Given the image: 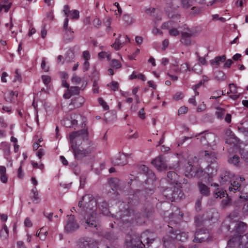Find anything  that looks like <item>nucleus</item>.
Returning <instances> with one entry per match:
<instances>
[{
  "instance_id": "obj_1",
  "label": "nucleus",
  "mask_w": 248,
  "mask_h": 248,
  "mask_svg": "<svg viewBox=\"0 0 248 248\" xmlns=\"http://www.w3.org/2000/svg\"><path fill=\"white\" fill-rule=\"evenodd\" d=\"M78 206L85 212V216L83 222H85L86 228H91L98 229L100 222L96 216L97 204L93 196L87 194L82 197V200L78 202Z\"/></svg>"
},
{
  "instance_id": "obj_2",
  "label": "nucleus",
  "mask_w": 248,
  "mask_h": 248,
  "mask_svg": "<svg viewBox=\"0 0 248 248\" xmlns=\"http://www.w3.org/2000/svg\"><path fill=\"white\" fill-rule=\"evenodd\" d=\"M83 132V130L73 132L69 135L71 148L75 159L78 160L88 156L92 152L88 141L82 140L81 135Z\"/></svg>"
},
{
  "instance_id": "obj_3",
  "label": "nucleus",
  "mask_w": 248,
  "mask_h": 248,
  "mask_svg": "<svg viewBox=\"0 0 248 248\" xmlns=\"http://www.w3.org/2000/svg\"><path fill=\"white\" fill-rule=\"evenodd\" d=\"M167 182L171 186H173L174 189L176 188V190L171 191L170 188H167L164 191V195L168 199L174 200L180 198V195H181V191L179 189V187H182L181 182L179 176L173 171H170L167 174Z\"/></svg>"
},
{
  "instance_id": "obj_4",
  "label": "nucleus",
  "mask_w": 248,
  "mask_h": 248,
  "mask_svg": "<svg viewBox=\"0 0 248 248\" xmlns=\"http://www.w3.org/2000/svg\"><path fill=\"white\" fill-rule=\"evenodd\" d=\"M155 240L154 234L148 231L143 232L141 235V240L137 242V244H134L135 241L132 239L131 241V247L127 248H142V246H145L146 244L149 246Z\"/></svg>"
},
{
  "instance_id": "obj_5",
  "label": "nucleus",
  "mask_w": 248,
  "mask_h": 248,
  "mask_svg": "<svg viewBox=\"0 0 248 248\" xmlns=\"http://www.w3.org/2000/svg\"><path fill=\"white\" fill-rule=\"evenodd\" d=\"M244 235L233 234L228 241V246L231 248L244 247Z\"/></svg>"
},
{
  "instance_id": "obj_6",
  "label": "nucleus",
  "mask_w": 248,
  "mask_h": 248,
  "mask_svg": "<svg viewBox=\"0 0 248 248\" xmlns=\"http://www.w3.org/2000/svg\"><path fill=\"white\" fill-rule=\"evenodd\" d=\"M198 135H201V142L203 145L212 146L214 144L216 136L212 133L201 132Z\"/></svg>"
},
{
  "instance_id": "obj_7",
  "label": "nucleus",
  "mask_w": 248,
  "mask_h": 248,
  "mask_svg": "<svg viewBox=\"0 0 248 248\" xmlns=\"http://www.w3.org/2000/svg\"><path fill=\"white\" fill-rule=\"evenodd\" d=\"M232 225L234 227L232 232L233 234L237 235H242L247 228V224L241 221L233 223Z\"/></svg>"
},
{
  "instance_id": "obj_8",
  "label": "nucleus",
  "mask_w": 248,
  "mask_h": 248,
  "mask_svg": "<svg viewBox=\"0 0 248 248\" xmlns=\"http://www.w3.org/2000/svg\"><path fill=\"white\" fill-rule=\"evenodd\" d=\"M209 237V234L206 231L199 230L195 232L193 241L196 243H202L208 241Z\"/></svg>"
},
{
  "instance_id": "obj_9",
  "label": "nucleus",
  "mask_w": 248,
  "mask_h": 248,
  "mask_svg": "<svg viewBox=\"0 0 248 248\" xmlns=\"http://www.w3.org/2000/svg\"><path fill=\"white\" fill-rule=\"evenodd\" d=\"M152 164L159 171H162L167 168L166 161L164 158L159 156L152 160Z\"/></svg>"
},
{
  "instance_id": "obj_10",
  "label": "nucleus",
  "mask_w": 248,
  "mask_h": 248,
  "mask_svg": "<svg viewBox=\"0 0 248 248\" xmlns=\"http://www.w3.org/2000/svg\"><path fill=\"white\" fill-rule=\"evenodd\" d=\"M181 34V42L185 45L188 46L191 44L190 38L195 36L196 32L188 30L187 31L182 32Z\"/></svg>"
},
{
  "instance_id": "obj_11",
  "label": "nucleus",
  "mask_w": 248,
  "mask_h": 248,
  "mask_svg": "<svg viewBox=\"0 0 248 248\" xmlns=\"http://www.w3.org/2000/svg\"><path fill=\"white\" fill-rule=\"evenodd\" d=\"M130 154H120L114 158L113 162L115 165L124 166L127 163V158L130 157Z\"/></svg>"
},
{
  "instance_id": "obj_12",
  "label": "nucleus",
  "mask_w": 248,
  "mask_h": 248,
  "mask_svg": "<svg viewBox=\"0 0 248 248\" xmlns=\"http://www.w3.org/2000/svg\"><path fill=\"white\" fill-rule=\"evenodd\" d=\"M162 29L169 30V33L170 36H176L179 35V31L177 29L173 27V24L171 21H169L163 23L161 26Z\"/></svg>"
},
{
  "instance_id": "obj_13",
  "label": "nucleus",
  "mask_w": 248,
  "mask_h": 248,
  "mask_svg": "<svg viewBox=\"0 0 248 248\" xmlns=\"http://www.w3.org/2000/svg\"><path fill=\"white\" fill-rule=\"evenodd\" d=\"M68 19L66 18L64 20L63 24V31L65 33V37L68 41H70L73 40L74 38V31L70 27L68 26Z\"/></svg>"
},
{
  "instance_id": "obj_14",
  "label": "nucleus",
  "mask_w": 248,
  "mask_h": 248,
  "mask_svg": "<svg viewBox=\"0 0 248 248\" xmlns=\"http://www.w3.org/2000/svg\"><path fill=\"white\" fill-rule=\"evenodd\" d=\"M78 225L76 222L73 217L71 216L65 226V230L67 232H72L77 230Z\"/></svg>"
},
{
  "instance_id": "obj_15",
  "label": "nucleus",
  "mask_w": 248,
  "mask_h": 248,
  "mask_svg": "<svg viewBox=\"0 0 248 248\" xmlns=\"http://www.w3.org/2000/svg\"><path fill=\"white\" fill-rule=\"evenodd\" d=\"M226 59L225 55L218 56L210 61V63L214 68H218L220 64L225 62Z\"/></svg>"
},
{
  "instance_id": "obj_16",
  "label": "nucleus",
  "mask_w": 248,
  "mask_h": 248,
  "mask_svg": "<svg viewBox=\"0 0 248 248\" xmlns=\"http://www.w3.org/2000/svg\"><path fill=\"white\" fill-rule=\"evenodd\" d=\"M199 190L201 194L205 196H208L210 194V188L202 182L199 181L198 183Z\"/></svg>"
},
{
  "instance_id": "obj_17",
  "label": "nucleus",
  "mask_w": 248,
  "mask_h": 248,
  "mask_svg": "<svg viewBox=\"0 0 248 248\" xmlns=\"http://www.w3.org/2000/svg\"><path fill=\"white\" fill-rule=\"evenodd\" d=\"M85 102V99L81 96H78L72 99L71 105L75 108L81 107Z\"/></svg>"
},
{
  "instance_id": "obj_18",
  "label": "nucleus",
  "mask_w": 248,
  "mask_h": 248,
  "mask_svg": "<svg viewBox=\"0 0 248 248\" xmlns=\"http://www.w3.org/2000/svg\"><path fill=\"white\" fill-rule=\"evenodd\" d=\"M225 135L226 143L232 144L235 141V137L230 129H228L225 131Z\"/></svg>"
},
{
  "instance_id": "obj_19",
  "label": "nucleus",
  "mask_w": 248,
  "mask_h": 248,
  "mask_svg": "<svg viewBox=\"0 0 248 248\" xmlns=\"http://www.w3.org/2000/svg\"><path fill=\"white\" fill-rule=\"evenodd\" d=\"M201 154H204L202 155V157L209 162H213L216 158L215 154L213 152H209L208 151H205L202 152Z\"/></svg>"
},
{
  "instance_id": "obj_20",
  "label": "nucleus",
  "mask_w": 248,
  "mask_h": 248,
  "mask_svg": "<svg viewBox=\"0 0 248 248\" xmlns=\"http://www.w3.org/2000/svg\"><path fill=\"white\" fill-rule=\"evenodd\" d=\"M241 186L239 182L235 178L232 182L231 183V186L229 187L230 191L235 192L236 191L239 190Z\"/></svg>"
},
{
  "instance_id": "obj_21",
  "label": "nucleus",
  "mask_w": 248,
  "mask_h": 248,
  "mask_svg": "<svg viewBox=\"0 0 248 248\" xmlns=\"http://www.w3.org/2000/svg\"><path fill=\"white\" fill-rule=\"evenodd\" d=\"M9 236V231L7 227L4 224L2 229L0 231V239L5 240L7 239Z\"/></svg>"
},
{
  "instance_id": "obj_22",
  "label": "nucleus",
  "mask_w": 248,
  "mask_h": 248,
  "mask_svg": "<svg viewBox=\"0 0 248 248\" xmlns=\"http://www.w3.org/2000/svg\"><path fill=\"white\" fill-rule=\"evenodd\" d=\"M191 175L200 178L203 175V171L201 168H195L193 167L191 168Z\"/></svg>"
},
{
  "instance_id": "obj_23",
  "label": "nucleus",
  "mask_w": 248,
  "mask_h": 248,
  "mask_svg": "<svg viewBox=\"0 0 248 248\" xmlns=\"http://www.w3.org/2000/svg\"><path fill=\"white\" fill-rule=\"evenodd\" d=\"M121 34H119L118 38L115 40L114 43L111 45V47H113L115 50H118L123 47L124 42L122 43L120 40Z\"/></svg>"
},
{
  "instance_id": "obj_24",
  "label": "nucleus",
  "mask_w": 248,
  "mask_h": 248,
  "mask_svg": "<svg viewBox=\"0 0 248 248\" xmlns=\"http://www.w3.org/2000/svg\"><path fill=\"white\" fill-rule=\"evenodd\" d=\"M215 79L218 81H221L225 79L226 76L225 74L221 71H218L215 74Z\"/></svg>"
},
{
  "instance_id": "obj_25",
  "label": "nucleus",
  "mask_w": 248,
  "mask_h": 248,
  "mask_svg": "<svg viewBox=\"0 0 248 248\" xmlns=\"http://www.w3.org/2000/svg\"><path fill=\"white\" fill-rule=\"evenodd\" d=\"M1 144L3 146V150L5 156H8L10 154V145L6 142H2Z\"/></svg>"
},
{
  "instance_id": "obj_26",
  "label": "nucleus",
  "mask_w": 248,
  "mask_h": 248,
  "mask_svg": "<svg viewBox=\"0 0 248 248\" xmlns=\"http://www.w3.org/2000/svg\"><path fill=\"white\" fill-rule=\"evenodd\" d=\"M69 16L72 19H78L79 17V13L77 10H73L69 12L68 16Z\"/></svg>"
},
{
  "instance_id": "obj_27",
  "label": "nucleus",
  "mask_w": 248,
  "mask_h": 248,
  "mask_svg": "<svg viewBox=\"0 0 248 248\" xmlns=\"http://www.w3.org/2000/svg\"><path fill=\"white\" fill-rule=\"evenodd\" d=\"M75 58L74 53L72 50H69L66 54L65 58V60L66 62H72Z\"/></svg>"
},
{
  "instance_id": "obj_28",
  "label": "nucleus",
  "mask_w": 248,
  "mask_h": 248,
  "mask_svg": "<svg viewBox=\"0 0 248 248\" xmlns=\"http://www.w3.org/2000/svg\"><path fill=\"white\" fill-rule=\"evenodd\" d=\"M225 109L223 108L219 107L217 108L216 114L217 118L219 119H223V117L225 113Z\"/></svg>"
},
{
  "instance_id": "obj_29",
  "label": "nucleus",
  "mask_w": 248,
  "mask_h": 248,
  "mask_svg": "<svg viewBox=\"0 0 248 248\" xmlns=\"http://www.w3.org/2000/svg\"><path fill=\"white\" fill-rule=\"evenodd\" d=\"M239 157L237 156L234 155L228 159L230 163L232 164L235 166H238L239 163Z\"/></svg>"
},
{
  "instance_id": "obj_30",
  "label": "nucleus",
  "mask_w": 248,
  "mask_h": 248,
  "mask_svg": "<svg viewBox=\"0 0 248 248\" xmlns=\"http://www.w3.org/2000/svg\"><path fill=\"white\" fill-rule=\"evenodd\" d=\"M31 193L33 194L31 197L32 201L38 202H39V197L38 196V192L35 187L32 189Z\"/></svg>"
},
{
  "instance_id": "obj_31",
  "label": "nucleus",
  "mask_w": 248,
  "mask_h": 248,
  "mask_svg": "<svg viewBox=\"0 0 248 248\" xmlns=\"http://www.w3.org/2000/svg\"><path fill=\"white\" fill-rule=\"evenodd\" d=\"M188 234L187 233L183 232L180 233H178L176 235V238L177 240L185 241L187 239Z\"/></svg>"
},
{
  "instance_id": "obj_32",
  "label": "nucleus",
  "mask_w": 248,
  "mask_h": 248,
  "mask_svg": "<svg viewBox=\"0 0 248 248\" xmlns=\"http://www.w3.org/2000/svg\"><path fill=\"white\" fill-rule=\"evenodd\" d=\"M182 6L185 8H189L192 5L191 0H180Z\"/></svg>"
},
{
  "instance_id": "obj_33",
  "label": "nucleus",
  "mask_w": 248,
  "mask_h": 248,
  "mask_svg": "<svg viewBox=\"0 0 248 248\" xmlns=\"http://www.w3.org/2000/svg\"><path fill=\"white\" fill-rule=\"evenodd\" d=\"M238 130L240 133H241L244 135L248 134V128L245 127L242 124H240L237 127Z\"/></svg>"
},
{
  "instance_id": "obj_34",
  "label": "nucleus",
  "mask_w": 248,
  "mask_h": 248,
  "mask_svg": "<svg viewBox=\"0 0 248 248\" xmlns=\"http://www.w3.org/2000/svg\"><path fill=\"white\" fill-rule=\"evenodd\" d=\"M111 66L116 69H119L121 67L122 65L118 60L113 59L111 61Z\"/></svg>"
},
{
  "instance_id": "obj_35",
  "label": "nucleus",
  "mask_w": 248,
  "mask_h": 248,
  "mask_svg": "<svg viewBox=\"0 0 248 248\" xmlns=\"http://www.w3.org/2000/svg\"><path fill=\"white\" fill-rule=\"evenodd\" d=\"M190 70V67L187 63H185L181 65L179 71L182 73H186Z\"/></svg>"
},
{
  "instance_id": "obj_36",
  "label": "nucleus",
  "mask_w": 248,
  "mask_h": 248,
  "mask_svg": "<svg viewBox=\"0 0 248 248\" xmlns=\"http://www.w3.org/2000/svg\"><path fill=\"white\" fill-rule=\"evenodd\" d=\"M202 13V9L199 8H196L193 7L192 8V11L190 12V14L193 16L200 15Z\"/></svg>"
},
{
  "instance_id": "obj_37",
  "label": "nucleus",
  "mask_w": 248,
  "mask_h": 248,
  "mask_svg": "<svg viewBox=\"0 0 248 248\" xmlns=\"http://www.w3.org/2000/svg\"><path fill=\"white\" fill-rule=\"evenodd\" d=\"M226 194H227L226 193L225 191L223 190H218L214 193V196L216 198H219L221 199L223 197H224Z\"/></svg>"
},
{
  "instance_id": "obj_38",
  "label": "nucleus",
  "mask_w": 248,
  "mask_h": 248,
  "mask_svg": "<svg viewBox=\"0 0 248 248\" xmlns=\"http://www.w3.org/2000/svg\"><path fill=\"white\" fill-rule=\"evenodd\" d=\"M111 22V19L110 17H108L104 19V24L107 27V29L109 31L111 29L110 24Z\"/></svg>"
},
{
  "instance_id": "obj_39",
  "label": "nucleus",
  "mask_w": 248,
  "mask_h": 248,
  "mask_svg": "<svg viewBox=\"0 0 248 248\" xmlns=\"http://www.w3.org/2000/svg\"><path fill=\"white\" fill-rule=\"evenodd\" d=\"M108 86H110L111 89L113 91H116L118 90V88H119V84H118V82H117L116 81L111 82V83H110V84H108Z\"/></svg>"
},
{
  "instance_id": "obj_40",
  "label": "nucleus",
  "mask_w": 248,
  "mask_h": 248,
  "mask_svg": "<svg viewBox=\"0 0 248 248\" xmlns=\"http://www.w3.org/2000/svg\"><path fill=\"white\" fill-rule=\"evenodd\" d=\"M69 91L72 95L78 94L79 93L80 88L78 87H71Z\"/></svg>"
},
{
  "instance_id": "obj_41",
  "label": "nucleus",
  "mask_w": 248,
  "mask_h": 248,
  "mask_svg": "<svg viewBox=\"0 0 248 248\" xmlns=\"http://www.w3.org/2000/svg\"><path fill=\"white\" fill-rule=\"evenodd\" d=\"M184 97V93L182 92H177L173 96V99L175 100H181Z\"/></svg>"
},
{
  "instance_id": "obj_42",
  "label": "nucleus",
  "mask_w": 248,
  "mask_h": 248,
  "mask_svg": "<svg viewBox=\"0 0 248 248\" xmlns=\"http://www.w3.org/2000/svg\"><path fill=\"white\" fill-rule=\"evenodd\" d=\"M98 102L100 105L102 106L105 110L108 109V106L106 102L103 99V98H99Z\"/></svg>"
},
{
  "instance_id": "obj_43",
  "label": "nucleus",
  "mask_w": 248,
  "mask_h": 248,
  "mask_svg": "<svg viewBox=\"0 0 248 248\" xmlns=\"http://www.w3.org/2000/svg\"><path fill=\"white\" fill-rule=\"evenodd\" d=\"M229 87L230 93H237V88L234 84H230L229 85Z\"/></svg>"
},
{
  "instance_id": "obj_44",
  "label": "nucleus",
  "mask_w": 248,
  "mask_h": 248,
  "mask_svg": "<svg viewBox=\"0 0 248 248\" xmlns=\"http://www.w3.org/2000/svg\"><path fill=\"white\" fill-rule=\"evenodd\" d=\"M21 80H22V78H21L20 74L18 73V70L16 69V71H15V78L14 79V82H16V81L21 82Z\"/></svg>"
},
{
  "instance_id": "obj_45",
  "label": "nucleus",
  "mask_w": 248,
  "mask_h": 248,
  "mask_svg": "<svg viewBox=\"0 0 248 248\" xmlns=\"http://www.w3.org/2000/svg\"><path fill=\"white\" fill-rule=\"evenodd\" d=\"M42 79L43 83L45 85H47L51 81V78L48 76L43 75L42 76Z\"/></svg>"
},
{
  "instance_id": "obj_46",
  "label": "nucleus",
  "mask_w": 248,
  "mask_h": 248,
  "mask_svg": "<svg viewBox=\"0 0 248 248\" xmlns=\"http://www.w3.org/2000/svg\"><path fill=\"white\" fill-rule=\"evenodd\" d=\"M192 69L194 72L198 74H200L202 71V68L199 64L194 65Z\"/></svg>"
},
{
  "instance_id": "obj_47",
  "label": "nucleus",
  "mask_w": 248,
  "mask_h": 248,
  "mask_svg": "<svg viewBox=\"0 0 248 248\" xmlns=\"http://www.w3.org/2000/svg\"><path fill=\"white\" fill-rule=\"evenodd\" d=\"M230 172L225 171L221 175V178L222 180H224V181H227L230 178Z\"/></svg>"
},
{
  "instance_id": "obj_48",
  "label": "nucleus",
  "mask_w": 248,
  "mask_h": 248,
  "mask_svg": "<svg viewBox=\"0 0 248 248\" xmlns=\"http://www.w3.org/2000/svg\"><path fill=\"white\" fill-rule=\"evenodd\" d=\"M81 81V79L80 78L77 76L76 75H74L72 78V81L73 83L78 84Z\"/></svg>"
},
{
  "instance_id": "obj_49",
  "label": "nucleus",
  "mask_w": 248,
  "mask_h": 248,
  "mask_svg": "<svg viewBox=\"0 0 248 248\" xmlns=\"http://www.w3.org/2000/svg\"><path fill=\"white\" fill-rule=\"evenodd\" d=\"M233 61L231 59H228L225 61L224 63L223 67L224 68H229L231 67L232 64L233 63Z\"/></svg>"
},
{
  "instance_id": "obj_50",
  "label": "nucleus",
  "mask_w": 248,
  "mask_h": 248,
  "mask_svg": "<svg viewBox=\"0 0 248 248\" xmlns=\"http://www.w3.org/2000/svg\"><path fill=\"white\" fill-rule=\"evenodd\" d=\"M187 111V108L185 106H182L179 108L178 110V115L185 113Z\"/></svg>"
},
{
  "instance_id": "obj_51",
  "label": "nucleus",
  "mask_w": 248,
  "mask_h": 248,
  "mask_svg": "<svg viewBox=\"0 0 248 248\" xmlns=\"http://www.w3.org/2000/svg\"><path fill=\"white\" fill-rule=\"evenodd\" d=\"M93 24L96 28H99L101 24V22L99 18H95L93 21Z\"/></svg>"
},
{
  "instance_id": "obj_52",
  "label": "nucleus",
  "mask_w": 248,
  "mask_h": 248,
  "mask_svg": "<svg viewBox=\"0 0 248 248\" xmlns=\"http://www.w3.org/2000/svg\"><path fill=\"white\" fill-rule=\"evenodd\" d=\"M41 66L42 69H43L45 72L48 71V68L46 66V63L45 62V58H43L42 59Z\"/></svg>"
},
{
  "instance_id": "obj_53",
  "label": "nucleus",
  "mask_w": 248,
  "mask_h": 248,
  "mask_svg": "<svg viewBox=\"0 0 248 248\" xmlns=\"http://www.w3.org/2000/svg\"><path fill=\"white\" fill-rule=\"evenodd\" d=\"M230 200L228 198H226L221 201V206L224 208L230 203Z\"/></svg>"
},
{
  "instance_id": "obj_54",
  "label": "nucleus",
  "mask_w": 248,
  "mask_h": 248,
  "mask_svg": "<svg viewBox=\"0 0 248 248\" xmlns=\"http://www.w3.org/2000/svg\"><path fill=\"white\" fill-rule=\"evenodd\" d=\"M241 155L242 157L245 161L248 162V151H243Z\"/></svg>"
},
{
  "instance_id": "obj_55",
  "label": "nucleus",
  "mask_w": 248,
  "mask_h": 248,
  "mask_svg": "<svg viewBox=\"0 0 248 248\" xmlns=\"http://www.w3.org/2000/svg\"><path fill=\"white\" fill-rule=\"evenodd\" d=\"M140 170L145 173H149L150 171L149 168L145 165L140 166Z\"/></svg>"
},
{
  "instance_id": "obj_56",
  "label": "nucleus",
  "mask_w": 248,
  "mask_h": 248,
  "mask_svg": "<svg viewBox=\"0 0 248 248\" xmlns=\"http://www.w3.org/2000/svg\"><path fill=\"white\" fill-rule=\"evenodd\" d=\"M206 108V105L204 104V103H202V104L200 105L197 108V111L198 112H202L203 110H204Z\"/></svg>"
},
{
  "instance_id": "obj_57",
  "label": "nucleus",
  "mask_w": 248,
  "mask_h": 248,
  "mask_svg": "<svg viewBox=\"0 0 248 248\" xmlns=\"http://www.w3.org/2000/svg\"><path fill=\"white\" fill-rule=\"evenodd\" d=\"M24 224H25V226H26L27 227H31L32 225L31 219L28 217H27L25 219V220L24 221Z\"/></svg>"
},
{
  "instance_id": "obj_58",
  "label": "nucleus",
  "mask_w": 248,
  "mask_h": 248,
  "mask_svg": "<svg viewBox=\"0 0 248 248\" xmlns=\"http://www.w3.org/2000/svg\"><path fill=\"white\" fill-rule=\"evenodd\" d=\"M152 32L153 34H154L155 35H157L158 34L162 35L163 32L162 31H160L157 28H154L152 30Z\"/></svg>"
},
{
  "instance_id": "obj_59",
  "label": "nucleus",
  "mask_w": 248,
  "mask_h": 248,
  "mask_svg": "<svg viewBox=\"0 0 248 248\" xmlns=\"http://www.w3.org/2000/svg\"><path fill=\"white\" fill-rule=\"evenodd\" d=\"M242 211L246 215L248 216V202L244 205Z\"/></svg>"
},
{
  "instance_id": "obj_60",
  "label": "nucleus",
  "mask_w": 248,
  "mask_h": 248,
  "mask_svg": "<svg viewBox=\"0 0 248 248\" xmlns=\"http://www.w3.org/2000/svg\"><path fill=\"white\" fill-rule=\"evenodd\" d=\"M135 41L138 45H141L143 42V38L141 36H137L135 37Z\"/></svg>"
},
{
  "instance_id": "obj_61",
  "label": "nucleus",
  "mask_w": 248,
  "mask_h": 248,
  "mask_svg": "<svg viewBox=\"0 0 248 248\" xmlns=\"http://www.w3.org/2000/svg\"><path fill=\"white\" fill-rule=\"evenodd\" d=\"M83 57L86 60L88 61L90 58V53L88 51H84L83 52Z\"/></svg>"
},
{
  "instance_id": "obj_62",
  "label": "nucleus",
  "mask_w": 248,
  "mask_h": 248,
  "mask_svg": "<svg viewBox=\"0 0 248 248\" xmlns=\"http://www.w3.org/2000/svg\"><path fill=\"white\" fill-rule=\"evenodd\" d=\"M139 116L142 119H143L145 118V112L144 108H142L140 109V110L139 112Z\"/></svg>"
},
{
  "instance_id": "obj_63",
  "label": "nucleus",
  "mask_w": 248,
  "mask_h": 248,
  "mask_svg": "<svg viewBox=\"0 0 248 248\" xmlns=\"http://www.w3.org/2000/svg\"><path fill=\"white\" fill-rule=\"evenodd\" d=\"M169 44L168 39H165L162 42V49L165 50L166 47H168Z\"/></svg>"
},
{
  "instance_id": "obj_64",
  "label": "nucleus",
  "mask_w": 248,
  "mask_h": 248,
  "mask_svg": "<svg viewBox=\"0 0 248 248\" xmlns=\"http://www.w3.org/2000/svg\"><path fill=\"white\" fill-rule=\"evenodd\" d=\"M244 237H245L244 247L248 248V233L244 235Z\"/></svg>"
}]
</instances>
